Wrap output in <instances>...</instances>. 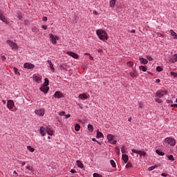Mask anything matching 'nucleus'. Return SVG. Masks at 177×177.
Here are the masks:
<instances>
[{
  "instance_id": "nucleus-1",
  "label": "nucleus",
  "mask_w": 177,
  "mask_h": 177,
  "mask_svg": "<svg viewBox=\"0 0 177 177\" xmlns=\"http://www.w3.org/2000/svg\"><path fill=\"white\" fill-rule=\"evenodd\" d=\"M167 91L165 90H160L157 91L155 93V102L157 103H159L160 104H162L163 102L162 100H161V97H164L167 95Z\"/></svg>"
},
{
  "instance_id": "nucleus-2",
  "label": "nucleus",
  "mask_w": 177,
  "mask_h": 177,
  "mask_svg": "<svg viewBox=\"0 0 177 177\" xmlns=\"http://www.w3.org/2000/svg\"><path fill=\"white\" fill-rule=\"evenodd\" d=\"M97 35L101 41H106L108 39L109 37L107 36V33L103 30H97L96 31Z\"/></svg>"
},
{
  "instance_id": "nucleus-3",
  "label": "nucleus",
  "mask_w": 177,
  "mask_h": 177,
  "mask_svg": "<svg viewBox=\"0 0 177 177\" xmlns=\"http://www.w3.org/2000/svg\"><path fill=\"white\" fill-rule=\"evenodd\" d=\"M163 145H165V146H175L176 141L173 138H166Z\"/></svg>"
},
{
  "instance_id": "nucleus-4",
  "label": "nucleus",
  "mask_w": 177,
  "mask_h": 177,
  "mask_svg": "<svg viewBox=\"0 0 177 177\" xmlns=\"http://www.w3.org/2000/svg\"><path fill=\"white\" fill-rule=\"evenodd\" d=\"M7 44L10 46L11 49L14 50H17V49H19V46H17V44L13 42V41L7 40Z\"/></svg>"
},
{
  "instance_id": "nucleus-5",
  "label": "nucleus",
  "mask_w": 177,
  "mask_h": 177,
  "mask_svg": "<svg viewBox=\"0 0 177 177\" xmlns=\"http://www.w3.org/2000/svg\"><path fill=\"white\" fill-rule=\"evenodd\" d=\"M35 114L39 115L40 117H44L45 115V109H40L35 111Z\"/></svg>"
},
{
  "instance_id": "nucleus-6",
  "label": "nucleus",
  "mask_w": 177,
  "mask_h": 177,
  "mask_svg": "<svg viewBox=\"0 0 177 177\" xmlns=\"http://www.w3.org/2000/svg\"><path fill=\"white\" fill-rule=\"evenodd\" d=\"M49 37H50V42H52V44H53V45H56L57 44V41H56V38H57V37L53 35V34H52V33L49 34Z\"/></svg>"
},
{
  "instance_id": "nucleus-7",
  "label": "nucleus",
  "mask_w": 177,
  "mask_h": 177,
  "mask_svg": "<svg viewBox=\"0 0 177 177\" xmlns=\"http://www.w3.org/2000/svg\"><path fill=\"white\" fill-rule=\"evenodd\" d=\"M7 107L11 111H12V110H13V107H15V102H13V100H10L8 101V102H7Z\"/></svg>"
},
{
  "instance_id": "nucleus-8",
  "label": "nucleus",
  "mask_w": 177,
  "mask_h": 177,
  "mask_svg": "<svg viewBox=\"0 0 177 177\" xmlns=\"http://www.w3.org/2000/svg\"><path fill=\"white\" fill-rule=\"evenodd\" d=\"M0 20L3 21V23H8V20L6 19V17H5V12L0 10Z\"/></svg>"
},
{
  "instance_id": "nucleus-9",
  "label": "nucleus",
  "mask_w": 177,
  "mask_h": 177,
  "mask_svg": "<svg viewBox=\"0 0 177 177\" xmlns=\"http://www.w3.org/2000/svg\"><path fill=\"white\" fill-rule=\"evenodd\" d=\"M66 54L68 55V56H71V57H73V59H79L80 56L77 55L75 53H73L71 51H68Z\"/></svg>"
},
{
  "instance_id": "nucleus-10",
  "label": "nucleus",
  "mask_w": 177,
  "mask_h": 177,
  "mask_svg": "<svg viewBox=\"0 0 177 177\" xmlns=\"http://www.w3.org/2000/svg\"><path fill=\"white\" fill-rule=\"evenodd\" d=\"M78 97L81 100H86V99H88V97H89V95L86 93H82L78 95Z\"/></svg>"
},
{
  "instance_id": "nucleus-11",
  "label": "nucleus",
  "mask_w": 177,
  "mask_h": 177,
  "mask_svg": "<svg viewBox=\"0 0 177 177\" xmlns=\"http://www.w3.org/2000/svg\"><path fill=\"white\" fill-rule=\"evenodd\" d=\"M24 68H28V69H31V68H34V67H35V65L32 64H30V63H25L24 64Z\"/></svg>"
},
{
  "instance_id": "nucleus-12",
  "label": "nucleus",
  "mask_w": 177,
  "mask_h": 177,
  "mask_svg": "<svg viewBox=\"0 0 177 177\" xmlns=\"http://www.w3.org/2000/svg\"><path fill=\"white\" fill-rule=\"evenodd\" d=\"M39 133L41 135V136H45L46 135V129H45L44 127H41L39 129Z\"/></svg>"
},
{
  "instance_id": "nucleus-13",
  "label": "nucleus",
  "mask_w": 177,
  "mask_h": 177,
  "mask_svg": "<svg viewBox=\"0 0 177 177\" xmlns=\"http://www.w3.org/2000/svg\"><path fill=\"white\" fill-rule=\"evenodd\" d=\"M39 89L41 92H44V93H48V92H49V87L45 86H42Z\"/></svg>"
},
{
  "instance_id": "nucleus-14",
  "label": "nucleus",
  "mask_w": 177,
  "mask_h": 177,
  "mask_svg": "<svg viewBox=\"0 0 177 177\" xmlns=\"http://www.w3.org/2000/svg\"><path fill=\"white\" fill-rule=\"evenodd\" d=\"M169 62L171 63H176L177 62V54H174L171 58Z\"/></svg>"
},
{
  "instance_id": "nucleus-15",
  "label": "nucleus",
  "mask_w": 177,
  "mask_h": 177,
  "mask_svg": "<svg viewBox=\"0 0 177 177\" xmlns=\"http://www.w3.org/2000/svg\"><path fill=\"white\" fill-rule=\"evenodd\" d=\"M122 159L123 160L124 162L127 164L128 162V160H129V158L128 157V155L122 154Z\"/></svg>"
},
{
  "instance_id": "nucleus-16",
  "label": "nucleus",
  "mask_w": 177,
  "mask_h": 177,
  "mask_svg": "<svg viewBox=\"0 0 177 177\" xmlns=\"http://www.w3.org/2000/svg\"><path fill=\"white\" fill-rule=\"evenodd\" d=\"M62 96H63V95L62 94V93H60V91H56L54 94V97L57 99H60Z\"/></svg>"
},
{
  "instance_id": "nucleus-17",
  "label": "nucleus",
  "mask_w": 177,
  "mask_h": 177,
  "mask_svg": "<svg viewBox=\"0 0 177 177\" xmlns=\"http://www.w3.org/2000/svg\"><path fill=\"white\" fill-rule=\"evenodd\" d=\"M130 75L133 78H135L138 77V72L136 71V70L133 69L132 72H130Z\"/></svg>"
},
{
  "instance_id": "nucleus-18",
  "label": "nucleus",
  "mask_w": 177,
  "mask_h": 177,
  "mask_svg": "<svg viewBox=\"0 0 177 177\" xmlns=\"http://www.w3.org/2000/svg\"><path fill=\"white\" fill-rule=\"evenodd\" d=\"M139 60H140L141 64H147L149 63V61H147V59H146L143 57H140Z\"/></svg>"
},
{
  "instance_id": "nucleus-19",
  "label": "nucleus",
  "mask_w": 177,
  "mask_h": 177,
  "mask_svg": "<svg viewBox=\"0 0 177 177\" xmlns=\"http://www.w3.org/2000/svg\"><path fill=\"white\" fill-rule=\"evenodd\" d=\"M170 34L171 37H174V39H177V34L174 30H170Z\"/></svg>"
},
{
  "instance_id": "nucleus-20",
  "label": "nucleus",
  "mask_w": 177,
  "mask_h": 177,
  "mask_svg": "<svg viewBox=\"0 0 177 177\" xmlns=\"http://www.w3.org/2000/svg\"><path fill=\"white\" fill-rule=\"evenodd\" d=\"M47 62H48V64H49V67L53 71V72L55 71V67H53V64H52V61L51 60H48Z\"/></svg>"
},
{
  "instance_id": "nucleus-21",
  "label": "nucleus",
  "mask_w": 177,
  "mask_h": 177,
  "mask_svg": "<svg viewBox=\"0 0 177 177\" xmlns=\"http://www.w3.org/2000/svg\"><path fill=\"white\" fill-rule=\"evenodd\" d=\"M76 164L79 168H84V164L80 160H77Z\"/></svg>"
},
{
  "instance_id": "nucleus-22",
  "label": "nucleus",
  "mask_w": 177,
  "mask_h": 177,
  "mask_svg": "<svg viewBox=\"0 0 177 177\" xmlns=\"http://www.w3.org/2000/svg\"><path fill=\"white\" fill-rule=\"evenodd\" d=\"M34 80L35 82H37V84H39L41 81H42V79L39 76H35Z\"/></svg>"
},
{
  "instance_id": "nucleus-23",
  "label": "nucleus",
  "mask_w": 177,
  "mask_h": 177,
  "mask_svg": "<svg viewBox=\"0 0 177 177\" xmlns=\"http://www.w3.org/2000/svg\"><path fill=\"white\" fill-rule=\"evenodd\" d=\"M138 154L140 156H142V157H146L147 154L146 152L145 151H141V150H138Z\"/></svg>"
},
{
  "instance_id": "nucleus-24",
  "label": "nucleus",
  "mask_w": 177,
  "mask_h": 177,
  "mask_svg": "<svg viewBox=\"0 0 177 177\" xmlns=\"http://www.w3.org/2000/svg\"><path fill=\"white\" fill-rule=\"evenodd\" d=\"M107 139H108L109 142H111V141L114 140V136L111 135V134H108L107 135Z\"/></svg>"
},
{
  "instance_id": "nucleus-25",
  "label": "nucleus",
  "mask_w": 177,
  "mask_h": 177,
  "mask_svg": "<svg viewBox=\"0 0 177 177\" xmlns=\"http://www.w3.org/2000/svg\"><path fill=\"white\" fill-rule=\"evenodd\" d=\"M117 0H111L109 3H110V7L111 8H114V6H115V1Z\"/></svg>"
},
{
  "instance_id": "nucleus-26",
  "label": "nucleus",
  "mask_w": 177,
  "mask_h": 177,
  "mask_svg": "<svg viewBox=\"0 0 177 177\" xmlns=\"http://www.w3.org/2000/svg\"><path fill=\"white\" fill-rule=\"evenodd\" d=\"M46 133H48L50 136H52V135H53V130L50 129H46Z\"/></svg>"
},
{
  "instance_id": "nucleus-27",
  "label": "nucleus",
  "mask_w": 177,
  "mask_h": 177,
  "mask_svg": "<svg viewBox=\"0 0 177 177\" xmlns=\"http://www.w3.org/2000/svg\"><path fill=\"white\" fill-rule=\"evenodd\" d=\"M48 85H49V80H48V78H45L43 86H47L48 87Z\"/></svg>"
},
{
  "instance_id": "nucleus-28",
  "label": "nucleus",
  "mask_w": 177,
  "mask_h": 177,
  "mask_svg": "<svg viewBox=\"0 0 177 177\" xmlns=\"http://www.w3.org/2000/svg\"><path fill=\"white\" fill-rule=\"evenodd\" d=\"M139 70H142V71L146 72L147 71V68L145 66H139Z\"/></svg>"
},
{
  "instance_id": "nucleus-29",
  "label": "nucleus",
  "mask_w": 177,
  "mask_h": 177,
  "mask_svg": "<svg viewBox=\"0 0 177 177\" xmlns=\"http://www.w3.org/2000/svg\"><path fill=\"white\" fill-rule=\"evenodd\" d=\"M156 154H158V156H164L165 153L163 151H161L160 150L156 149Z\"/></svg>"
},
{
  "instance_id": "nucleus-30",
  "label": "nucleus",
  "mask_w": 177,
  "mask_h": 177,
  "mask_svg": "<svg viewBox=\"0 0 177 177\" xmlns=\"http://www.w3.org/2000/svg\"><path fill=\"white\" fill-rule=\"evenodd\" d=\"M97 138L99 139L100 138H103V133L100 131L97 132Z\"/></svg>"
},
{
  "instance_id": "nucleus-31",
  "label": "nucleus",
  "mask_w": 177,
  "mask_h": 177,
  "mask_svg": "<svg viewBox=\"0 0 177 177\" xmlns=\"http://www.w3.org/2000/svg\"><path fill=\"white\" fill-rule=\"evenodd\" d=\"M80 129H81V126L78 124H76L75 126V130L78 132V131H80Z\"/></svg>"
},
{
  "instance_id": "nucleus-32",
  "label": "nucleus",
  "mask_w": 177,
  "mask_h": 177,
  "mask_svg": "<svg viewBox=\"0 0 177 177\" xmlns=\"http://www.w3.org/2000/svg\"><path fill=\"white\" fill-rule=\"evenodd\" d=\"M27 149L29 150V151H30V153H34V151H35V149L31 147V146H28Z\"/></svg>"
},
{
  "instance_id": "nucleus-33",
  "label": "nucleus",
  "mask_w": 177,
  "mask_h": 177,
  "mask_svg": "<svg viewBox=\"0 0 177 177\" xmlns=\"http://www.w3.org/2000/svg\"><path fill=\"white\" fill-rule=\"evenodd\" d=\"M110 162L113 168H115V167H117V165H115V162L113 160H111Z\"/></svg>"
},
{
  "instance_id": "nucleus-34",
  "label": "nucleus",
  "mask_w": 177,
  "mask_h": 177,
  "mask_svg": "<svg viewBox=\"0 0 177 177\" xmlns=\"http://www.w3.org/2000/svg\"><path fill=\"white\" fill-rule=\"evenodd\" d=\"M121 151L122 154H126L127 153V148H125V146H122L121 149Z\"/></svg>"
},
{
  "instance_id": "nucleus-35",
  "label": "nucleus",
  "mask_w": 177,
  "mask_h": 177,
  "mask_svg": "<svg viewBox=\"0 0 177 177\" xmlns=\"http://www.w3.org/2000/svg\"><path fill=\"white\" fill-rule=\"evenodd\" d=\"M88 129L90 132H93V126L92 124H88Z\"/></svg>"
},
{
  "instance_id": "nucleus-36",
  "label": "nucleus",
  "mask_w": 177,
  "mask_h": 177,
  "mask_svg": "<svg viewBox=\"0 0 177 177\" xmlns=\"http://www.w3.org/2000/svg\"><path fill=\"white\" fill-rule=\"evenodd\" d=\"M167 158H168V159H169L170 161H175V158H174V156H172V155H168V156H167Z\"/></svg>"
},
{
  "instance_id": "nucleus-37",
  "label": "nucleus",
  "mask_w": 177,
  "mask_h": 177,
  "mask_svg": "<svg viewBox=\"0 0 177 177\" xmlns=\"http://www.w3.org/2000/svg\"><path fill=\"white\" fill-rule=\"evenodd\" d=\"M127 66H128V67H133V62H131V61H129L127 62Z\"/></svg>"
},
{
  "instance_id": "nucleus-38",
  "label": "nucleus",
  "mask_w": 177,
  "mask_h": 177,
  "mask_svg": "<svg viewBox=\"0 0 177 177\" xmlns=\"http://www.w3.org/2000/svg\"><path fill=\"white\" fill-rule=\"evenodd\" d=\"M170 74H171V75L172 77H174V78H177V73H175V72H171Z\"/></svg>"
},
{
  "instance_id": "nucleus-39",
  "label": "nucleus",
  "mask_w": 177,
  "mask_h": 177,
  "mask_svg": "<svg viewBox=\"0 0 177 177\" xmlns=\"http://www.w3.org/2000/svg\"><path fill=\"white\" fill-rule=\"evenodd\" d=\"M156 71H158V73L162 71V68L161 66H157Z\"/></svg>"
},
{
  "instance_id": "nucleus-40",
  "label": "nucleus",
  "mask_w": 177,
  "mask_h": 177,
  "mask_svg": "<svg viewBox=\"0 0 177 177\" xmlns=\"http://www.w3.org/2000/svg\"><path fill=\"white\" fill-rule=\"evenodd\" d=\"M126 168L129 169V168H132V164H131V162H128L127 165H126Z\"/></svg>"
},
{
  "instance_id": "nucleus-41",
  "label": "nucleus",
  "mask_w": 177,
  "mask_h": 177,
  "mask_svg": "<svg viewBox=\"0 0 177 177\" xmlns=\"http://www.w3.org/2000/svg\"><path fill=\"white\" fill-rule=\"evenodd\" d=\"M93 177H103L102 175L97 174V173H94L93 175Z\"/></svg>"
},
{
  "instance_id": "nucleus-42",
  "label": "nucleus",
  "mask_w": 177,
  "mask_h": 177,
  "mask_svg": "<svg viewBox=\"0 0 177 177\" xmlns=\"http://www.w3.org/2000/svg\"><path fill=\"white\" fill-rule=\"evenodd\" d=\"M109 143H111V145H117V140H112V141H109Z\"/></svg>"
},
{
  "instance_id": "nucleus-43",
  "label": "nucleus",
  "mask_w": 177,
  "mask_h": 177,
  "mask_svg": "<svg viewBox=\"0 0 177 177\" xmlns=\"http://www.w3.org/2000/svg\"><path fill=\"white\" fill-rule=\"evenodd\" d=\"M153 169H156V166H152L148 168V171H153Z\"/></svg>"
},
{
  "instance_id": "nucleus-44",
  "label": "nucleus",
  "mask_w": 177,
  "mask_h": 177,
  "mask_svg": "<svg viewBox=\"0 0 177 177\" xmlns=\"http://www.w3.org/2000/svg\"><path fill=\"white\" fill-rule=\"evenodd\" d=\"M147 60H149V62H151V61L153 60V57H150V56H149V55L147 56Z\"/></svg>"
},
{
  "instance_id": "nucleus-45",
  "label": "nucleus",
  "mask_w": 177,
  "mask_h": 177,
  "mask_svg": "<svg viewBox=\"0 0 177 177\" xmlns=\"http://www.w3.org/2000/svg\"><path fill=\"white\" fill-rule=\"evenodd\" d=\"M131 151L132 153H135L136 154H139V150L132 149Z\"/></svg>"
},
{
  "instance_id": "nucleus-46",
  "label": "nucleus",
  "mask_w": 177,
  "mask_h": 177,
  "mask_svg": "<svg viewBox=\"0 0 177 177\" xmlns=\"http://www.w3.org/2000/svg\"><path fill=\"white\" fill-rule=\"evenodd\" d=\"M32 30L33 31V32H37V27H33L32 28Z\"/></svg>"
},
{
  "instance_id": "nucleus-47",
  "label": "nucleus",
  "mask_w": 177,
  "mask_h": 177,
  "mask_svg": "<svg viewBox=\"0 0 177 177\" xmlns=\"http://www.w3.org/2000/svg\"><path fill=\"white\" fill-rule=\"evenodd\" d=\"M41 28H43V30H48V26L43 25L41 26Z\"/></svg>"
},
{
  "instance_id": "nucleus-48",
  "label": "nucleus",
  "mask_w": 177,
  "mask_h": 177,
  "mask_svg": "<svg viewBox=\"0 0 177 177\" xmlns=\"http://www.w3.org/2000/svg\"><path fill=\"white\" fill-rule=\"evenodd\" d=\"M42 20H43V21H48V17H44L42 18Z\"/></svg>"
},
{
  "instance_id": "nucleus-49",
  "label": "nucleus",
  "mask_w": 177,
  "mask_h": 177,
  "mask_svg": "<svg viewBox=\"0 0 177 177\" xmlns=\"http://www.w3.org/2000/svg\"><path fill=\"white\" fill-rule=\"evenodd\" d=\"M1 59L4 62V60H6V57L1 55Z\"/></svg>"
},
{
  "instance_id": "nucleus-50",
  "label": "nucleus",
  "mask_w": 177,
  "mask_h": 177,
  "mask_svg": "<svg viewBox=\"0 0 177 177\" xmlns=\"http://www.w3.org/2000/svg\"><path fill=\"white\" fill-rule=\"evenodd\" d=\"M161 176L167 177V176H168V174H165V173H162V174H161Z\"/></svg>"
},
{
  "instance_id": "nucleus-51",
  "label": "nucleus",
  "mask_w": 177,
  "mask_h": 177,
  "mask_svg": "<svg viewBox=\"0 0 177 177\" xmlns=\"http://www.w3.org/2000/svg\"><path fill=\"white\" fill-rule=\"evenodd\" d=\"M71 174H75L77 171H75V169H73L71 170Z\"/></svg>"
},
{
  "instance_id": "nucleus-52",
  "label": "nucleus",
  "mask_w": 177,
  "mask_h": 177,
  "mask_svg": "<svg viewBox=\"0 0 177 177\" xmlns=\"http://www.w3.org/2000/svg\"><path fill=\"white\" fill-rule=\"evenodd\" d=\"M170 107H177V104H171Z\"/></svg>"
},
{
  "instance_id": "nucleus-53",
  "label": "nucleus",
  "mask_w": 177,
  "mask_h": 177,
  "mask_svg": "<svg viewBox=\"0 0 177 177\" xmlns=\"http://www.w3.org/2000/svg\"><path fill=\"white\" fill-rule=\"evenodd\" d=\"M64 114H66V112L64 111H62L59 113V115H64Z\"/></svg>"
},
{
  "instance_id": "nucleus-54",
  "label": "nucleus",
  "mask_w": 177,
  "mask_h": 177,
  "mask_svg": "<svg viewBox=\"0 0 177 177\" xmlns=\"http://www.w3.org/2000/svg\"><path fill=\"white\" fill-rule=\"evenodd\" d=\"M156 84H160V82H161V80H160V79H157L156 80Z\"/></svg>"
},
{
  "instance_id": "nucleus-55",
  "label": "nucleus",
  "mask_w": 177,
  "mask_h": 177,
  "mask_svg": "<svg viewBox=\"0 0 177 177\" xmlns=\"http://www.w3.org/2000/svg\"><path fill=\"white\" fill-rule=\"evenodd\" d=\"M66 118H70V117H71V115L70 114H67L65 115Z\"/></svg>"
},
{
  "instance_id": "nucleus-56",
  "label": "nucleus",
  "mask_w": 177,
  "mask_h": 177,
  "mask_svg": "<svg viewBox=\"0 0 177 177\" xmlns=\"http://www.w3.org/2000/svg\"><path fill=\"white\" fill-rule=\"evenodd\" d=\"M26 169H28L29 171L31 170V167L27 166V167H26Z\"/></svg>"
},
{
  "instance_id": "nucleus-57",
  "label": "nucleus",
  "mask_w": 177,
  "mask_h": 177,
  "mask_svg": "<svg viewBox=\"0 0 177 177\" xmlns=\"http://www.w3.org/2000/svg\"><path fill=\"white\" fill-rule=\"evenodd\" d=\"M167 103H173V102H172V100H167Z\"/></svg>"
},
{
  "instance_id": "nucleus-58",
  "label": "nucleus",
  "mask_w": 177,
  "mask_h": 177,
  "mask_svg": "<svg viewBox=\"0 0 177 177\" xmlns=\"http://www.w3.org/2000/svg\"><path fill=\"white\" fill-rule=\"evenodd\" d=\"M89 59H90V60H93V57L89 55Z\"/></svg>"
},
{
  "instance_id": "nucleus-59",
  "label": "nucleus",
  "mask_w": 177,
  "mask_h": 177,
  "mask_svg": "<svg viewBox=\"0 0 177 177\" xmlns=\"http://www.w3.org/2000/svg\"><path fill=\"white\" fill-rule=\"evenodd\" d=\"M21 165H22L23 167H24V165H26V162H23L22 164H21Z\"/></svg>"
},
{
  "instance_id": "nucleus-60",
  "label": "nucleus",
  "mask_w": 177,
  "mask_h": 177,
  "mask_svg": "<svg viewBox=\"0 0 177 177\" xmlns=\"http://www.w3.org/2000/svg\"><path fill=\"white\" fill-rule=\"evenodd\" d=\"M13 174H14V175H17V171H14Z\"/></svg>"
},
{
  "instance_id": "nucleus-61",
  "label": "nucleus",
  "mask_w": 177,
  "mask_h": 177,
  "mask_svg": "<svg viewBox=\"0 0 177 177\" xmlns=\"http://www.w3.org/2000/svg\"><path fill=\"white\" fill-rule=\"evenodd\" d=\"M92 140L93 142H97V140H96V138H93Z\"/></svg>"
},
{
  "instance_id": "nucleus-62",
  "label": "nucleus",
  "mask_w": 177,
  "mask_h": 177,
  "mask_svg": "<svg viewBox=\"0 0 177 177\" xmlns=\"http://www.w3.org/2000/svg\"><path fill=\"white\" fill-rule=\"evenodd\" d=\"M2 102L3 103V104H6V101H5V100H2Z\"/></svg>"
},
{
  "instance_id": "nucleus-63",
  "label": "nucleus",
  "mask_w": 177,
  "mask_h": 177,
  "mask_svg": "<svg viewBox=\"0 0 177 177\" xmlns=\"http://www.w3.org/2000/svg\"><path fill=\"white\" fill-rule=\"evenodd\" d=\"M135 30H132L131 31H130V32H133V33H135Z\"/></svg>"
},
{
  "instance_id": "nucleus-64",
  "label": "nucleus",
  "mask_w": 177,
  "mask_h": 177,
  "mask_svg": "<svg viewBox=\"0 0 177 177\" xmlns=\"http://www.w3.org/2000/svg\"><path fill=\"white\" fill-rule=\"evenodd\" d=\"M93 14H94V15H97V12L93 11Z\"/></svg>"
}]
</instances>
